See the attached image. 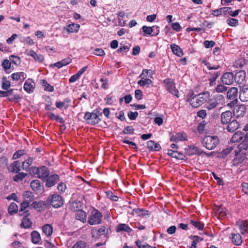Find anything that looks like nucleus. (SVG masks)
<instances>
[{"label": "nucleus", "mask_w": 248, "mask_h": 248, "mask_svg": "<svg viewBox=\"0 0 248 248\" xmlns=\"http://www.w3.org/2000/svg\"><path fill=\"white\" fill-rule=\"evenodd\" d=\"M193 95V91L189 92L187 96L190 97L187 98L186 101L189 102L192 107L198 108L209 99L210 93L207 91L204 92L192 97Z\"/></svg>", "instance_id": "f257e3e1"}, {"label": "nucleus", "mask_w": 248, "mask_h": 248, "mask_svg": "<svg viewBox=\"0 0 248 248\" xmlns=\"http://www.w3.org/2000/svg\"><path fill=\"white\" fill-rule=\"evenodd\" d=\"M219 143V140L217 136H206L202 140V143L207 149H214Z\"/></svg>", "instance_id": "f03ea898"}, {"label": "nucleus", "mask_w": 248, "mask_h": 248, "mask_svg": "<svg viewBox=\"0 0 248 248\" xmlns=\"http://www.w3.org/2000/svg\"><path fill=\"white\" fill-rule=\"evenodd\" d=\"M101 116L102 113L101 112L97 110H94L91 113L87 112L84 118L88 124L94 125L100 122Z\"/></svg>", "instance_id": "7ed1b4c3"}, {"label": "nucleus", "mask_w": 248, "mask_h": 248, "mask_svg": "<svg viewBox=\"0 0 248 248\" xmlns=\"http://www.w3.org/2000/svg\"><path fill=\"white\" fill-rule=\"evenodd\" d=\"M225 101L224 96L220 94L214 95L209 99L205 105V107L208 110L216 108L219 104H222Z\"/></svg>", "instance_id": "20e7f679"}, {"label": "nucleus", "mask_w": 248, "mask_h": 248, "mask_svg": "<svg viewBox=\"0 0 248 248\" xmlns=\"http://www.w3.org/2000/svg\"><path fill=\"white\" fill-rule=\"evenodd\" d=\"M103 216L98 210L93 208L88 217V223L91 225H99L101 223Z\"/></svg>", "instance_id": "39448f33"}, {"label": "nucleus", "mask_w": 248, "mask_h": 248, "mask_svg": "<svg viewBox=\"0 0 248 248\" xmlns=\"http://www.w3.org/2000/svg\"><path fill=\"white\" fill-rule=\"evenodd\" d=\"M32 171L35 174L37 177L45 181V179L47 178L50 174L49 170L47 167L42 166L40 167H34L32 169Z\"/></svg>", "instance_id": "423d86ee"}, {"label": "nucleus", "mask_w": 248, "mask_h": 248, "mask_svg": "<svg viewBox=\"0 0 248 248\" xmlns=\"http://www.w3.org/2000/svg\"><path fill=\"white\" fill-rule=\"evenodd\" d=\"M108 233V229L104 226H101L99 229L94 228L91 232L92 237L95 239L106 238Z\"/></svg>", "instance_id": "0eeeda50"}, {"label": "nucleus", "mask_w": 248, "mask_h": 248, "mask_svg": "<svg viewBox=\"0 0 248 248\" xmlns=\"http://www.w3.org/2000/svg\"><path fill=\"white\" fill-rule=\"evenodd\" d=\"M165 87L166 90L172 95H175L177 98L179 97V91L176 88L174 80L171 78H166L163 80Z\"/></svg>", "instance_id": "6e6552de"}, {"label": "nucleus", "mask_w": 248, "mask_h": 248, "mask_svg": "<svg viewBox=\"0 0 248 248\" xmlns=\"http://www.w3.org/2000/svg\"><path fill=\"white\" fill-rule=\"evenodd\" d=\"M48 203L51 204L54 208H59L63 205L62 198L58 194H55L49 196L47 200Z\"/></svg>", "instance_id": "1a4fd4ad"}, {"label": "nucleus", "mask_w": 248, "mask_h": 248, "mask_svg": "<svg viewBox=\"0 0 248 248\" xmlns=\"http://www.w3.org/2000/svg\"><path fill=\"white\" fill-rule=\"evenodd\" d=\"M202 63L206 66V67L210 70H217L220 68V66L219 65H213L211 63L206 61H203ZM209 75L210 78H217L220 75V72L218 71H210Z\"/></svg>", "instance_id": "9d476101"}, {"label": "nucleus", "mask_w": 248, "mask_h": 248, "mask_svg": "<svg viewBox=\"0 0 248 248\" xmlns=\"http://www.w3.org/2000/svg\"><path fill=\"white\" fill-rule=\"evenodd\" d=\"M185 152L186 155L191 156L194 155H201L205 154L206 152L203 151L201 149H199L194 145H190L185 149Z\"/></svg>", "instance_id": "9b49d317"}, {"label": "nucleus", "mask_w": 248, "mask_h": 248, "mask_svg": "<svg viewBox=\"0 0 248 248\" xmlns=\"http://www.w3.org/2000/svg\"><path fill=\"white\" fill-rule=\"evenodd\" d=\"M246 112V108L244 105H238L233 108V114L236 118L244 116Z\"/></svg>", "instance_id": "f8f14e48"}, {"label": "nucleus", "mask_w": 248, "mask_h": 248, "mask_svg": "<svg viewBox=\"0 0 248 248\" xmlns=\"http://www.w3.org/2000/svg\"><path fill=\"white\" fill-rule=\"evenodd\" d=\"M60 180V176L58 174L48 175L45 179V186L46 187H51L55 186Z\"/></svg>", "instance_id": "ddd939ff"}, {"label": "nucleus", "mask_w": 248, "mask_h": 248, "mask_svg": "<svg viewBox=\"0 0 248 248\" xmlns=\"http://www.w3.org/2000/svg\"><path fill=\"white\" fill-rule=\"evenodd\" d=\"M222 83L227 85H231L234 82V75L232 72H226L221 77Z\"/></svg>", "instance_id": "4468645a"}, {"label": "nucleus", "mask_w": 248, "mask_h": 248, "mask_svg": "<svg viewBox=\"0 0 248 248\" xmlns=\"http://www.w3.org/2000/svg\"><path fill=\"white\" fill-rule=\"evenodd\" d=\"M16 89H12L7 91L8 100L10 101L18 102L22 98L20 94L14 92Z\"/></svg>", "instance_id": "2eb2a0df"}, {"label": "nucleus", "mask_w": 248, "mask_h": 248, "mask_svg": "<svg viewBox=\"0 0 248 248\" xmlns=\"http://www.w3.org/2000/svg\"><path fill=\"white\" fill-rule=\"evenodd\" d=\"M246 72L244 70H240L236 72L234 75V81L238 84H242L245 81Z\"/></svg>", "instance_id": "dca6fc26"}, {"label": "nucleus", "mask_w": 248, "mask_h": 248, "mask_svg": "<svg viewBox=\"0 0 248 248\" xmlns=\"http://www.w3.org/2000/svg\"><path fill=\"white\" fill-rule=\"evenodd\" d=\"M243 130L246 133L245 139L239 145V148L241 150H246L248 148V124L244 126Z\"/></svg>", "instance_id": "f3484780"}, {"label": "nucleus", "mask_w": 248, "mask_h": 248, "mask_svg": "<svg viewBox=\"0 0 248 248\" xmlns=\"http://www.w3.org/2000/svg\"><path fill=\"white\" fill-rule=\"evenodd\" d=\"M238 88L237 87H231L227 92V98L230 100H234L237 102Z\"/></svg>", "instance_id": "a211bd4d"}, {"label": "nucleus", "mask_w": 248, "mask_h": 248, "mask_svg": "<svg viewBox=\"0 0 248 248\" xmlns=\"http://www.w3.org/2000/svg\"><path fill=\"white\" fill-rule=\"evenodd\" d=\"M35 83L30 78L27 79L24 84V89L29 93H32L35 89Z\"/></svg>", "instance_id": "6ab92c4d"}, {"label": "nucleus", "mask_w": 248, "mask_h": 248, "mask_svg": "<svg viewBox=\"0 0 248 248\" xmlns=\"http://www.w3.org/2000/svg\"><path fill=\"white\" fill-rule=\"evenodd\" d=\"M244 161L246 162V155L244 154L240 153L236 155L232 160V164L234 166H238Z\"/></svg>", "instance_id": "aec40b11"}, {"label": "nucleus", "mask_w": 248, "mask_h": 248, "mask_svg": "<svg viewBox=\"0 0 248 248\" xmlns=\"http://www.w3.org/2000/svg\"><path fill=\"white\" fill-rule=\"evenodd\" d=\"M232 118V112L230 111H226L222 113L221 115V122L222 124H227L230 122Z\"/></svg>", "instance_id": "412c9836"}, {"label": "nucleus", "mask_w": 248, "mask_h": 248, "mask_svg": "<svg viewBox=\"0 0 248 248\" xmlns=\"http://www.w3.org/2000/svg\"><path fill=\"white\" fill-rule=\"evenodd\" d=\"M20 163L19 161H15L8 166L7 169L9 172L17 173L20 170Z\"/></svg>", "instance_id": "4be33fe9"}, {"label": "nucleus", "mask_w": 248, "mask_h": 248, "mask_svg": "<svg viewBox=\"0 0 248 248\" xmlns=\"http://www.w3.org/2000/svg\"><path fill=\"white\" fill-rule=\"evenodd\" d=\"M26 53L27 55L32 57L36 62H41L44 60V57L42 55L38 54L32 50L27 51Z\"/></svg>", "instance_id": "5701e85b"}, {"label": "nucleus", "mask_w": 248, "mask_h": 248, "mask_svg": "<svg viewBox=\"0 0 248 248\" xmlns=\"http://www.w3.org/2000/svg\"><path fill=\"white\" fill-rule=\"evenodd\" d=\"M245 134L241 131L236 132L231 139V141L232 143L238 142L245 139Z\"/></svg>", "instance_id": "b1692460"}, {"label": "nucleus", "mask_w": 248, "mask_h": 248, "mask_svg": "<svg viewBox=\"0 0 248 248\" xmlns=\"http://www.w3.org/2000/svg\"><path fill=\"white\" fill-rule=\"evenodd\" d=\"M239 99L242 102L248 101V87H244L240 88Z\"/></svg>", "instance_id": "393cba45"}, {"label": "nucleus", "mask_w": 248, "mask_h": 248, "mask_svg": "<svg viewBox=\"0 0 248 248\" xmlns=\"http://www.w3.org/2000/svg\"><path fill=\"white\" fill-rule=\"evenodd\" d=\"M116 231L117 232H124L127 233H131L133 231V230L127 224L124 223H120L116 226Z\"/></svg>", "instance_id": "a878e982"}, {"label": "nucleus", "mask_w": 248, "mask_h": 248, "mask_svg": "<svg viewBox=\"0 0 248 248\" xmlns=\"http://www.w3.org/2000/svg\"><path fill=\"white\" fill-rule=\"evenodd\" d=\"M236 225L239 227L241 233L244 234L248 228V222L247 220H239L236 222Z\"/></svg>", "instance_id": "bb28decb"}, {"label": "nucleus", "mask_w": 248, "mask_h": 248, "mask_svg": "<svg viewBox=\"0 0 248 248\" xmlns=\"http://www.w3.org/2000/svg\"><path fill=\"white\" fill-rule=\"evenodd\" d=\"M79 28L80 25L79 24L72 23L65 26L63 29L68 33H73L78 32L79 29Z\"/></svg>", "instance_id": "cd10ccee"}, {"label": "nucleus", "mask_w": 248, "mask_h": 248, "mask_svg": "<svg viewBox=\"0 0 248 248\" xmlns=\"http://www.w3.org/2000/svg\"><path fill=\"white\" fill-rule=\"evenodd\" d=\"M147 146L149 151H159L161 147L160 145L153 140H149L147 142Z\"/></svg>", "instance_id": "c85d7f7f"}, {"label": "nucleus", "mask_w": 248, "mask_h": 248, "mask_svg": "<svg viewBox=\"0 0 248 248\" xmlns=\"http://www.w3.org/2000/svg\"><path fill=\"white\" fill-rule=\"evenodd\" d=\"M171 141H179L186 140V135L182 133H177L175 135H172L170 137Z\"/></svg>", "instance_id": "c756f323"}, {"label": "nucleus", "mask_w": 248, "mask_h": 248, "mask_svg": "<svg viewBox=\"0 0 248 248\" xmlns=\"http://www.w3.org/2000/svg\"><path fill=\"white\" fill-rule=\"evenodd\" d=\"M240 127L239 122L235 120H232L228 125L226 129L230 132H233Z\"/></svg>", "instance_id": "7c9ffc66"}, {"label": "nucleus", "mask_w": 248, "mask_h": 248, "mask_svg": "<svg viewBox=\"0 0 248 248\" xmlns=\"http://www.w3.org/2000/svg\"><path fill=\"white\" fill-rule=\"evenodd\" d=\"M11 77L13 80L17 81L22 79V81H23L27 78V75L25 73L21 72L14 73L12 74Z\"/></svg>", "instance_id": "2f4dec72"}, {"label": "nucleus", "mask_w": 248, "mask_h": 248, "mask_svg": "<svg viewBox=\"0 0 248 248\" xmlns=\"http://www.w3.org/2000/svg\"><path fill=\"white\" fill-rule=\"evenodd\" d=\"M76 218L77 219L81 221L83 223H85L87 221L86 213L83 210H78L76 214Z\"/></svg>", "instance_id": "473e14b6"}, {"label": "nucleus", "mask_w": 248, "mask_h": 248, "mask_svg": "<svg viewBox=\"0 0 248 248\" xmlns=\"http://www.w3.org/2000/svg\"><path fill=\"white\" fill-rule=\"evenodd\" d=\"M170 47L173 53L177 56L181 57L183 55L182 49L178 45L172 44L170 45Z\"/></svg>", "instance_id": "72a5a7b5"}, {"label": "nucleus", "mask_w": 248, "mask_h": 248, "mask_svg": "<svg viewBox=\"0 0 248 248\" xmlns=\"http://www.w3.org/2000/svg\"><path fill=\"white\" fill-rule=\"evenodd\" d=\"M43 233L47 236H50L53 233V227L50 224H45L42 227Z\"/></svg>", "instance_id": "f704fd0d"}, {"label": "nucleus", "mask_w": 248, "mask_h": 248, "mask_svg": "<svg viewBox=\"0 0 248 248\" xmlns=\"http://www.w3.org/2000/svg\"><path fill=\"white\" fill-rule=\"evenodd\" d=\"M232 243L237 246L241 245L242 243L241 236L239 233H232Z\"/></svg>", "instance_id": "c9c22d12"}, {"label": "nucleus", "mask_w": 248, "mask_h": 248, "mask_svg": "<svg viewBox=\"0 0 248 248\" xmlns=\"http://www.w3.org/2000/svg\"><path fill=\"white\" fill-rule=\"evenodd\" d=\"M31 241L35 244H39L41 241V236L40 233L35 231L31 233Z\"/></svg>", "instance_id": "e433bc0d"}, {"label": "nucleus", "mask_w": 248, "mask_h": 248, "mask_svg": "<svg viewBox=\"0 0 248 248\" xmlns=\"http://www.w3.org/2000/svg\"><path fill=\"white\" fill-rule=\"evenodd\" d=\"M23 198L24 199L23 202H30L34 200L33 195L32 193L29 191H25L23 195Z\"/></svg>", "instance_id": "4c0bfd02"}, {"label": "nucleus", "mask_w": 248, "mask_h": 248, "mask_svg": "<svg viewBox=\"0 0 248 248\" xmlns=\"http://www.w3.org/2000/svg\"><path fill=\"white\" fill-rule=\"evenodd\" d=\"M20 208L19 210V215L20 216H22L24 214H27L28 213V210H27V208L29 207L30 203L27 202H23L20 204Z\"/></svg>", "instance_id": "58836bf2"}, {"label": "nucleus", "mask_w": 248, "mask_h": 248, "mask_svg": "<svg viewBox=\"0 0 248 248\" xmlns=\"http://www.w3.org/2000/svg\"><path fill=\"white\" fill-rule=\"evenodd\" d=\"M30 185L32 189L34 191L38 192L41 189V184L38 180H32Z\"/></svg>", "instance_id": "ea45409f"}, {"label": "nucleus", "mask_w": 248, "mask_h": 248, "mask_svg": "<svg viewBox=\"0 0 248 248\" xmlns=\"http://www.w3.org/2000/svg\"><path fill=\"white\" fill-rule=\"evenodd\" d=\"M27 215H29V214H27L22 219L21 224V226L24 228H29L31 227L32 224V222L30 218L27 217Z\"/></svg>", "instance_id": "a19ab883"}, {"label": "nucleus", "mask_w": 248, "mask_h": 248, "mask_svg": "<svg viewBox=\"0 0 248 248\" xmlns=\"http://www.w3.org/2000/svg\"><path fill=\"white\" fill-rule=\"evenodd\" d=\"M33 160V159L32 157H28L24 162H23L22 166L23 170H28L30 166L32 164Z\"/></svg>", "instance_id": "79ce46f5"}, {"label": "nucleus", "mask_w": 248, "mask_h": 248, "mask_svg": "<svg viewBox=\"0 0 248 248\" xmlns=\"http://www.w3.org/2000/svg\"><path fill=\"white\" fill-rule=\"evenodd\" d=\"M152 83V81L147 78H141V79L138 82V84L142 87H149V85Z\"/></svg>", "instance_id": "37998d69"}, {"label": "nucleus", "mask_w": 248, "mask_h": 248, "mask_svg": "<svg viewBox=\"0 0 248 248\" xmlns=\"http://www.w3.org/2000/svg\"><path fill=\"white\" fill-rule=\"evenodd\" d=\"M27 175L26 173L24 172H17L14 177L13 180L16 182H18L22 181Z\"/></svg>", "instance_id": "c03bdc74"}, {"label": "nucleus", "mask_w": 248, "mask_h": 248, "mask_svg": "<svg viewBox=\"0 0 248 248\" xmlns=\"http://www.w3.org/2000/svg\"><path fill=\"white\" fill-rule=\"evenodd\" d=\"M228 90L227 87L225 86V84H219L217 85L215 89V92L217 93H223L226 92Z\"/></svg>", "instance_id": "a18cd8bd"}, {"label": "nucleus", "mask_w": 248, "mask_h": 248, "mask_svg": "<svg viewBox=\"0 0 248 248\" xmlns=\"http://www.w3.org/2000/svg\"><path fill=\"white\" fill-rule=\"evenodd\" d=\"M167 154L172 157L183 159V158L180 156V154H179V153L177 151H173L171 149H168Z\"/></svg>", "instance_id": "49530a36"}, {"label": "nucleus", "mask_w": 248, "mask_h": 248, "mask_svg": "<svg viewBox=\"0 0 248 248\" xmlns=\"http://www.w3.org/2000/svg\"><path fill=\"white\" fill-rule=\"evenodd\" d=\"M42 86L44 87L45 91L48 92H53L54 90V87L50 85L47 81L45 80H43L42 82Z\"/></svg>", "instance_id": "de8ad7c7"}, {"label": "nucleus", "mask_w": 248, "mask_h": 248, "mask_svg": "<svg viewBox=\"0 0 248 248\" xmlns=\"http://www.w3.org/2000/svg\"><path fill=\"white\" fill-rule=\"evenodd\" d=\"M18 206L15 202H12L8 207V212L10 214L17 212Z\"/></svg>", "instance_id": "09e8293b"}, {"label": "nucleus", "mask_w": 248, "mask_h": 248, "mask_svg": "<svg viewBox=\"0 0 248 248\" xmlns=\"http://www.w3.org/2000/svg\"><path fill=\"white\" fill-rule=\"evenodd\" d=\"M134 211L135 212L136 214H138L140 216H148L150 214V212L149 211L143 209L138 208L136 209H134Z\"/></svg>", "instance_id": "8fccbe9b"}, {"label": "nucleus", "mask_w": 248, "mask_h": 248, "mask_svg": "<svg viewBox=\"0 0 248 248\" xmlns=\"http://www.w3.org/2000/svg\"><path fill=\"white\" fill-rule=\"evenodd\" d=\"M190 224L194 227L197 228L199 230H202L203 228V224L200 221H194L193 220H190Z\"/></svg>", "instance_id": "3c124183"}, {"label": "nucleus", "mask_w": 248, "mask_h": 248, "mask_svg": "<svg viewBox=\"0 0 248 248\" xmlns=\"http://www.w3.org/2000/svg\"><path fill=\"white\" fill-rule=\"evenodd\" d=\"M142 29L144 33V36H146L147 35H151V33L154 31V29L153 27H147L146 26H144L142 27Z\"/></svg>", "instance_id": "603ef678"}, {"label": "nucleus", "mask_w": 248, "mask_h": 248, "mask_svg": "<svg viewBox=\"0 0 248 248\" xmlns=\"http://www.w3.org/2000/svg\"><path fill=\"white\" fill-rule=\"evenodd\" d=\"M11 86V83L5 78H2L1 88L3 90H7Z\"/></svg>", "instance_id": "864d4df0"}, {"label": "nucleus", "mask_w": 248, "mask_h": 248, "mask_svg": "<svg viewBox=\"0 0 248 248\" xmlns=\"http://www.w3.org/2000/svg\"><path fill=\"white\" fill-rule=\"evenodd\" d=\"M227 24L232 27H236L238 25L237 19L233 18H229L227 20Z\"/></svg>", "instance_id": "5fc2aeb1"}, {"label": "nucleus", "mask_w": 248, "mask_h": 248, "mask_svg": "<svg viewBox=\"0 0 248 248\" xmlns=\"http://www.w3.org/2000/svg\"><path fill=\"white\" fill-rule=\"evenodd\" d=\"M2 68L4 69V70L7 71L10 69L11 65V63L9 60L7 59L4 60L1 64Z\"/></svg>", "instance_id": "6e6d98bb"}, {"label": "nucleus", "mask_w": 248, "mask_h": 248, "mask_svg": "<svg viewBox=\"0 0 248 248\" xmlns=\"http://www.w3.org/2000/svg\"><path fill=\"white\" fill-rule=\"evenodd\" d=\"M107 197L110 200L116 202L118 200V197L115 195L111 191H108L106 192Z\"/></svg>", "instance_id": "4d7b16f0"}, {"label": "nucleus", "mask_w": 248, "mask_h": 248, "mask_svg": "<svg viewBox=\"0 0 248 248\" xmlns=\"http://www.w3.org/2000/svg\"><path fill=\"white\" fill-rule=\"evenodd\" d=\"M86 246V243L84 241L80 240L78 241L72 248H85Z\"/></svg>", "instance_id": "13d9d810"}, {"label": "nucleus", "mask_w": 248, "mask_h": 248, "mask_svg": "<svg viewBox=\"0 0 248 248\" xmlns=\"http://www.w3.org/2000/svg\"><path fill=\"white\" fill-rule=\"evenodd\" d=\"M189 238L192 240V243L195 245L203 240L202 238L197 235H191L189 237Z\"/></svg>", "instance_id": "bf43d9fd"}, {"label": "nucleus", "mask_w": 248, "mask_h": 248, "mask_svg": "<svg viewBox=\"0 0 248 248\" xmlns=\"http://www.w3.org/2000/svg\"><path fill=\"white\" fill-rule=\"evenodd\" d=\"M25 154L24 150H18L14 153L13 155V159H16L23 155Z\"/></svg>", "instance_id": "052dcab7"}, {"label": "nucleus", "mask_w": 248, "mask_h": 248, "mask_svg": "<svg viewBox=\"0 0 248 248\" xmlns=\"http://www.w3.org/2000/svg\"><path fill=\"white\" fill-rule=\"evenodd\" d=\"M134 131V129L132 126H127L123 130V133L125 134H132Z\"/></svg>", "instance_id": "680f3d73"}, {"label": "nucleus", "mask_w": 248, "mask_h": 248, "mask_svg": "<svg viewBox=\"0 0 248 248\" xmlns=\"http://www.w3.org/2000/svg\"><path fill=\"white\" fill-rule=\"evenodd\" d=\"M57 189L60 192L64 193L66 189V186L65 183L61 182L58 184Z\"/></svg>", "instance_id": "e2e57ef3"}, {"label": "nucleus", "mask_w": 248, "mask_h": 248, "mask_svg": "<svg viewBox=\"0 0 248 248\" xmlns=\"http://www.w3.org/2000/svg\"><path fill=\"white\" fill-rule=\"evenodd\" d=\"M204 46L205 48H208L213 47L215 45V42L214 41H205L203 43Z\"/></svg>", "instance_id": "0e129e2a"}, {"label": "nucleus", "mask_w": 248, "mask_h": 248, "mask_svg": "<svg viewBox=\"0 0 248 248\" xmlns=\"http://www.w3.org/2000/svg\"><path fill=\"white\" fill-rule=\"evenodd\" d=\"M11 247L13 248H22L23 245L22 243H21L19 241H15L11 244Z\"/></svg>", "instance_id": "69168bd1"}, {"label": "nucleus", "mask_w": 248, "mask_h": 248, "mask_svg": "<svg viewBox=\"0 0 248 248\" xmlns=\"http://www.w3.org/2000/svg\"><path fill=\"white\" fill-rule=\"evenodd\" d=\"M10 60L13 63L17 65L20 63V58L18 56L12 55L10 57Z\"/></svg>", "instance_id": "338daca9"}, {"label": "nucleus", "mask_w": 248, "mask_h": 248, "mask_svg": "<svg viewBox=\"0 0 248 248\" xmlns=\"http://www.w3.org/2000/svg\"><path fill=\"white\" fill-rule=\"evenodd\" d=\"M128 118L131 120H135L138 116V113L137 111H130L127 115Z\"/></svg>", "instance_id": "774afa93"}]
</instances>
